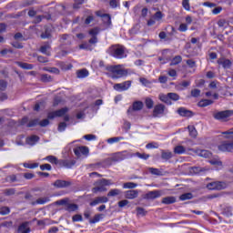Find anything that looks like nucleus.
Returning <instances> with one entry per match:
<instances>
[{"instance_id": "obj_1", "label": "nucleus", "mask_w": 233, "mask_h": 233, "mask_svg": "<svg viewBox=\"0 0 233 233\" xmlns=\"http://www.w3.org/2000/svg\"><path fill=\"white\" fill-rule=\"evenodd\" d=\"M222 135L224 136L225 139H232V141H222L221 144L218 146V150L220 152H233V131L228 130L222 132Z\"/></svg>"}, {"instance_id": "obj_2", "label": "nucleus", "mask_w": 233, "mask_h": 233, "mask_svg": "<svg viewBox=\"0 0 233 233\" xmlns=\"http://www.w3.org/2000/svg\"><path fill=\"white\" fill-rule=\"evenodd\" d=\"M106 70L110 73L112 79H121L125 76H128V71L127 69L121 68V66H106Z\"/></svg>"}, {"instance_id": "obj_3", "label": "nucleus", "mask_w": 233, "mask_h": 233, "mask_svg": "<svg viewBox=\"0 0 233 233\" xmlns=\"http://www.w3.org/2000/svg\"><path fill=\"white\" fill-rule=\"evenodd\" d=\"M94 185L95 187L92 188V192L97 194V192H106V187H110L113 183L109 179L102 178L95 182Z\"/></svg>"}, {"instance_id": "obj_4", "label": "nucleus", "mask_w": 233, "mask_h": 233, "mask_svg": "<svg viewBox=\"0 0 233 233\" xmlns=\"http://www.w3.org/2000/svg\"><path fill=\"white\" fill-rule=\"evenodd\" d=\"M233 116V110H224V111H215L213 112V117L217 121L221 123H227L230 120V117Z\"/></svg>"}, {"instance_id": "obj_5", "label": "nucleus", "mask_w": 233, "mask_h": 233, "mask_svg": "<svg viewBox=\"0 0 233 233\" xmlns=\"http://www.w3.org/2000/svg\"><path fill=\"white\" fill-rule=\"evenodd\" d=\"M109 54L116 59H123V57H127L125 55V47L119 45L111 46L109 48Z\"/></svg>"}, {"instance_id": "obj_6", "label": "nucleus", "mask_w": 233, "mask_h": 233, "mask_svg": "<svg viewBox=\"0 0 233 233\" xmlns=\"http://www.w3.org/2000/svg\"><path fill=\"white\" fill-rule=\"evenodd\" d=\"M130 86H132V81L127 80L123 83L115 84L113 88H114V90H116V92H125V91L128 90V88H130Z\"/></svg>"}, {"instance_id": "obj_7", "label": "nucleus", "mask_w": 233, "mask_h": 233, "mask_svg": "<svg viewBox=\"0 0 233 233\" xmlns=\"http://www.w3.org/2000/svg\"><path fill=\"white\" fill-rule=\"evenodd\" d=\"M127 157H130V153L125 150V151L115 153L111 157V161H115V162L123 161V159H127Z\"/></svg>"}, {"instance_id": "obj_8", "label": "nucleus", "mask_w": 233, "mask_h": 233, "mask_svg": "<svg viewBox=\"0 0 233 233\" xmlns=\"http://www.w3.org/2000/svg\"><path fill=\"white\" fill-rule=\"evenodd\" d=\"M68 112V107H63L59 110L49 112L47 115L48 119H54L55 117H63Z\"/></svg>"}, {"instance_id": "obj_9", "label": "nucleus", "mask_w": 233, "mask_h": 233, "mask_svg": "<svg viewBox=\"0 0 233 233\" xmlns=\"http://www.w3.org/2000/svg\"><path fill=\"white\" fill-rule=\"evenodd\" d=\"M165 105L163 104H158L155 106L153 109V117H161V116L165 115Z\"/></svg>"}, {"instance_id": "obj_10", "label": "nucleus", "mask_w": 233, "mask_h": 233, "mask_svg": "<svg viewBox=\"0 0 233 233\" xmlns=\"http://www.w3.org/2000/svg\"><path fill=\"white\" fill-rule=\"evenodd\" d=\"M76 157H81L82 156H88L89 149L86 146L77 147L74 149Z\"/></svg>"}, {"instance_id": "obj_11", "label": "nucleus", "mask_w": 233, "mask_h": 233, "mask_svg": "<svg viewBox=\"0 0 233 233\" xmlns=\"http://www.w3.org/2000/svg\"><path fill=\"white\" fill-rule=\"evenodd\" d=\"M161 196H163V191L161 190L148 191L144 196V199H157V198H161Z\"/></svg>"}, {"instance_id": "obj_12", "label": "nucleus", "mask_w": 233, "mask_h": 233, "mask_svg": "<svg viewBox=\"0 0 233 233\" xmlns=\"http://www.w3.org/2000/svg\"><path fill=\"white\" fill-rule=\"evenodd\" d=\"M37 125H39L40 127H48V125H50V121L47 118H46L40 122H39V119H35V120H31L28 123L27 127H35Z\"/></svg>"}, {"instance_id": "obj_13", "label": "nucleus", "mask_w": 233, "mask_h": 233, "mask_svg": "<svg viewBox=\"0 0 233 233\" xmlns=\"http://www.w3.org/2000/svg\"><path fill=\"white\" fill-rule=\"evenodd\" d=\"M53 185L56 188H66V187H70V185H72V182L58 179V180L55 181Z\"/></svg>"}, {"instance_id": "obj_14", "label": "nucleus", "mask_w": 233, "mask_h": 233, "mask_svg": "<svg viewBox=\"0 0 233 233\" xmlns=\"http://www.w3.org/2000/svg\"><path fill=\"white\" fill-rule=\"evenodd\" d=\"M101 203H108V198L106 197H97L93 201L90 202V207H96Z\"/></svg>"}, {"instance_id": "obj_15", "label": "nucleus", "mask_w": 233, "mask_h": 233, "mask_svg": "<svg viewBox=\"0 0 233 233\" xmlns=\"http://www.w3.org/2000/svg\"><path fill=\"white\" fill-rule=\"evenodd\" d=\"M207 187L208 188V190H223V183L211 182L208 184Z\"/></svg>"}, {"instance_id": "obj_16", "label": "nucleus", "mask_w": 233, "mask_h": 233, "mask_svg": "<svg viewBox=\"0 0 233 233\" xmlns=\"http://www.w3.org/2000/svg\"><path fill=\"white\" fill-rule=\"evenodd\" d=\"M177 114H179V116H182V117H192V116H194V113H192V111L187 110L185 107L178 108Z\"/></svg>"}, {"instance_id": "obj_17", "label": "nucleus", "mask_w": 233, "mask_h": 233, "mask_svg": "<svg viewBox=\"0 0 233 233\" xmlns=\"http://www.w3.org/2000/svg\"><path fill=\"white\" fill-rule=\"evenodd\" d=\"M139 196V192L137 190H127L125 192V198L126 199H136Z\"/></svg>"}, {"instance_id": "obj_18", "label": "nucleus", "mask_w": 233, "mask_h": 233, "mask_svg": "<svg viewBox=\"0 0 233 233\" xmlns=\"http://www.w3.org/2000/svg\"><path fill=\"white\" fill-rule=\"evenodd\" d=\"M30 222H23L19 227H18V232L20 233H30Z\"/></svg>"}, {"instance_id": "obj_19", "label": "nucleus", "mask_w": 233, "mask_h": 233, "mask_svg": "<svg viewBox=\"0 0 233 233\" xmlns=\"http://www.w3.org/2000/svg\"><path fill=\"white\" fill-rule=\"evenodd\" d=\"M143 106H144V105H143V103L141 101H135L133 103L132 108H129L127 110V113L129 114V112L131 110H135V112H137L139 110H143Z\"/></svg>"}, {"instance_id": "obj_20", "label": "nucleus", "mask_w": 233, "mask_h": 233, "mask_svg": "<svg viewBox=\"0 0 233 233\" xmlns=\"http://www.w3.org/2000/svg\"><path fill=\"white\" fill-rule=\"evenodd\" d=\"M188 150H192L193 152H195V154H197L198 156H199L200 157H210V152L205 149H188Z\"/></svg>"}, {"instance_id": "obj_21", "label": "nucleus", "mask_w": 233, "mask_h": 233, "mask_svg": "<svg viewBox=\"0 0 233 233\" xmlns=\"http://www.w3.org/2000/svg\"><path fill=\"white\" fill-rule=\"evenodd\" d=\"M60 165H62V167H65L66 168H72V167L76 165V160L74 159L61 160Z\"/></svg>"}, {"instance_id": "obj_22", "label": "nucleus", "mask_w": 233, "mask_h": 233, "mask_svg": "<svg viewBox=\"0 0 233 233\" xmlns=\"http://www.w3.org/2000/svg\"><path fill=\"white\" fill-rule=\"evenodd\" d=\"M218 63V65H221L223 68H230V66H232V62L227 58H219Z\"/></svg>"}, {"instance_id": "obj_23", "label": "nucleus", "mask_w": 233, "mask_h": 233, "mask_svg": "<svg viewBox=\"0 0 233 233\" xmlns=\"http://www.w3.org/2000/svg\"><path fill=\"white\" fill-rule=\"evenodd\" d=\"M100 16L102 17V21L106 26H110V25H112V17H110V15L104 14Z\"/></svg>"}, {"instance_id": "obj_24", "label": "nucleus", "mask_w": 233, "mask_h": 233, "mask_svg": "<svg viewBox=\"0 0 233 233\" xmlns=\"http://www.w3.org/2000/svg\"><path fill=\"white\" fill-rule=\"evenodd\" d=\"M158 99H160L162 101V103H166V105H172V101H170L168 93L167 95H165L163 93L159 94Z\"/></svg>"}, {"instance_id": "obj_25", "label": "nucleus", "mask_w": 233, "mask_h": 233, "mask_svg": "<svg viewBox=\"0 0 233 233\" xmlns=\"http://www.w3.org/2000/svg\"><path fill=\"white\" fill-rule=\"evenodd\" d=\"M46 203H50L49 197H44V198H37L35 202L32 203V205H45Z\"/></svg>"}, {"instance_id": "obj_26", "label": "nucleus", "mask_w": 233, "mask_h": 233, "mask_svg": "<svg viewBox=\"0 0 233 233\" xmlns=\"http://www.w3.org/2000/svg\"><path fill=\"white\" fill-rule=\"evenodd\" d=\"M37 141H39V137L35 135H33L26 138L27 145H30L31 147H34V145L36 144Z\"/></svg>"}, {"instance_id": "obj_27", "label": "nucleus", "mask_w": 233, "mask_h": 233, "mask_svg": "<svg viewBox=\"0 0 233 233\" xmlns=\"http://www.w3.org/2000/svg\"><path fill=\"white\" fill-rule=\"evenodd\" d=\"M49 50H50V44H45L40 47L41 54H45V56H50Z\"/></svg>"}, {"instance_id": "obj_28", "label": "nucleus", "mask_w": 233, "mask_h": 233, "mask_svg": "<svg viewBox=\"0 0 233 233\" xmlns=\"http://www.w3.org/2000/svg\"><path fill=\"white\" fill-rule=\"evenodd\" d=\"M17 65H18V66H20V68H23L24 70H33L34 69V65H32V64L18 62Z\"/></svg>"}, {"instance_id": "obj_29", "label": "nucleus", "mask_w": 233, "mask_h": 233, "mask_svg": "<svg viewBox=\"0 0 233 233\" xmlns=\"http://www.w3.org/2000/svg\"><path fill=\"white\" fill-rule=\"evenodd\" d=\"M162 203L164 205H172V204L176 203V198H175V197H166V198H162Z\"/></svg>"}, {"instance_id": "obj_30", "label": "nucleus", "mask_w": 233, "mask_h": 233, "mask_svg": "<svg viewBox=\"0 0 233 233\" xmlns=\"http://www.w3.org/2000/svg\"><path fill=\"white\" fill-rule=\"evenodd\" d=\"M76 76L79 79H85V77H88V70L81 69L76 72Z\"/></svg>"}, {"instance_id": "obj_31", "label": "nucleus", "mask_w": 233, "mask_h": 233, "mask_svg": "<svg viewBox=\"0 0 233 233\" xmlns=\"http://www.w3.org/2000/svg\"><path fill=\"white\" fill-rule=\"evenodd\" d=\"M123 139H125L123 137H110L106 140V143H108V145H114V143H119V141H123Z\"/></svg>"}, {"instance_id": "obj_32", "label": "nucleus", "mask_w": 233, "mask_h": 233, "mask_svg": "<svg viewBox=\"0 0 233 233\" xmlns=\"http://www.w3.org/2000/svg\"><path fill=\"white\" fill-rule=\"evenodd\" d=\"M161 157L165 161H168V159H172V152L162 150Z\"/></svg>"}, {"instance_id": "obj_33", "label": "nucleus", "mask_w": 233, "mask_h": 233, "mask_svg": "<svg viewBox=\"0 0 233 233\" xmlns=\"http://www.w3.org/2000/svg\"><path fill=\"white\" fill-rule=\"evenodd\" d=\"M185 152H187V148H185V147H183V146H177L174 148L175 154L181 155V154H185Z\"/></svg>"}, {"instance_id": "obj_34", "label": "nucleus", "mask_w": 233, "mask_h": 233, "mask_svg": "<svg viewBox=\"0 0 233 233\" xmlns=\"http://www.w3.org/2000/svg\"><path fill=\"white\" fill-rule=\"evenodd\" d=\"M181 61H183L181 56H177L171 60L170 66H176V65H179Z\"/></svg>"}, {"instance_id": "obj_35", "label": "nucleus", "mask_w": 233, "mask_h": 233, "mask_svg": "<svg viewBox=\"0 0 233 233\" xmlns=\"http://www.w3.org/2000/svg\"><path fill=\"white\" fill-rule=\"evenodd\" d=\"M187 130L189 131V136L191 137H198V130H196V127L194 126H188Z\"/></svg>"}, {"instance_id": "obj_36", "label": "nucleus", "mask_w": 233, "mask_h": 233, "mask_svg": "<svg viewBox=\"0 0 233 233\" xmlns=\"http://www.w3.org/2000/svg\"><path fill=\"white\" fill-rule=\"evenodd\" d=\"M194 195L192 193H184L179 197L180 201H187V199H192Z\"/></svg>"}, {"instance_id": "obj_37", "label": "nucleus", "mask_w": 233, "mask_h": 233, "mask_svg": "<svg viewBox=\"0 0 233 233\" xmlns=\"http://www.w3.org/2000/svg\"><path fill=\"white\" fill-rule=\"evenodd\" d=\"M77 208H79V207L76 204H67L66 210H67V212H76Z\"/></svg>"}, {"instance_id": "obj_38", "label": "nucleus", "mask_w": 233, "mask_h": 233, "mask_svg": "<svg viewBox=\"0 0 233 233\" xmlns=\"http://www.w3.org/2000/svg\"><path fill=\"white\" fill-rule=\"evenodd\" d=\"M119 194H121V190L115 188V189H111L107 193V196H108V198H114V196H119Z\"/></svg>"}, {"instance_id": "obj_39", "label": "nucleus", "mask_w": 233, "mask_h": 233, "mask_svg": "<svg viewBox=\"0 0 233 233\" xmlns=\"http://www.w3.org/2000/svg\"><path fill=\"white\" fill-rule=\"evenodd\" d=\"M145 103H146L147 108H148L149 110L154 108V100H152V98H149V97L146 98Z\"/></svg>"}, {"instance_id": "obj_40", "label": "nucleus", "mask_w": 233, "mask_h": 233, "mask_svg": "<svg viewBox=\"0 0 233 233\" xmlns=\"http://www.w3.org/2000/svg\"><path fill=\"white\" fill-rule=\"evenodd\" d=\"M46 159V161L52 163L53 165H57V163H59V160L54 156H47Z\"/></svg>"}, {"instance_id": "obj_41", "label": "nucleus", "mask_w": 233, "mask_h": 233, "mask_svg": "<svg viewBox=\"0 0 233 233\" xmlns=\"http://www.w3.org/2000/svg\"><path fill=\"white\" fill-rule=\"evenodd\" d=\"M0 214L1 216H8V214H10V208L8 207L0 208Z\"/></svg>"}, {"instance_id": "obj_42", "label": "nucleus", "mask_w": 233, "mask_h": 233, "mask_svg": "<svg viewBox=\"0 0 233 233\" xmlns=\"http://www.w3.org/2000/svg\"><path fill=\"white\" fill-rule=\"evenodd\" d=\"M41 81H43V83H50V81H52V76L50 75L44 74L41 76Z\"/></svg>"}, {"instance_id": "obj_43", "label": "nucleus", "mask_w": 233, "mask_h": 233, "mask_svg": "<svg viewBox=\"0 0 233 233\" xmlns=\"http://www.w3.org/2000/svg\"><path fill=\"white\" fill-rule=\"evenodd\" d=\"M98 34H99V28L98 27H95V28L89 30V35L91 37H97Z\"/></svg>"}, {"instance_id": "obj_44", "label": "nucleus", "mask_w": 233, "mask_h": 233, "mask_svg": "<svg viewBox=\"0 0 233 233\" xmlns=\"http://www.w3.org/2000/svg\"><path fill=\"white\" fill-rule=\"evenodd\" d=\"M148 171L150 172V174H152L153 176H161V171L158 168L156 167H149Z\"/></svg>"}, {"instance_id": "obj_45", "label": "nucleus", "mask_w": 233, "mask_h": 233, "mask_svg": "<svg viewBox=\"0 0 233 233\" xmlns=\"http://www.w3.org/2000/svg\"><path fill=\"white\" fill-rule=\"evenodd\" d=\"M169 101H179V95L177 93H168Z\"/></svg>"}, {"instance_id": "obj_46", "label": "nucleus", "mask_w": 233, "mask_h": 233, "mask_svg": "<svg viewBox=\"0 0 233 233\" xmlns=\"http://www.w3.org/2000/svg\"><path fill=\"white\" fill-rule=\"evenodd\" d=\"M135 156H137V157H139V159H144V160H147L148 159V157H150V155L148 154H145V153H139V152H137L135 154Z\"/></svg>"}, {"instance_id": "obj_47", "label": "nucleus", "mask_w": 233, "mask_h": 233, "mask_svg": "<svg viewBox=\"0 0 233 233\" xmlns=\"http://www.w3.org/2000/svg\"><path fill=\"white\" fill-rule=\"evenodd\" d=\"M136 187H137V184L134 182H127L123 185V188H136Z\"/></svg>"}, {"instance_id": "obj_48", "label": "nucleus", "mask_w": 233, "mask_h": 233, "mask_svg": "<svg viewBox=\"0 0 233 233\" xmlns=\"http://www.w3.org/2000/svg\"><path fill=\"white\" fill-rule=\"evenodd\" d=\"M24 167H25V168L34 169V168H37V167H39V163H33V164L24 163Z\"/></svg>"}, {"instance_id": "obj_49", "label": "nucleus", "mask_w": 233, "mask_h": 233, "mask_svg": "<svg viewBox=\"0 0 233 233\" xmlns=\"http://www.w3.org/2000/svg\"><path fill=\"white\" fill-rule=\"evenodd\" d=\"M101 220V215H95V217L93 218V219H89V223L91 225H94L96 223H99V221Z\"/></svg>"}, {"instance_id": "obj_50", "label": "nucleus", "mask_w": 233, "mask_h": 233, "mask_svg": "<svg viewBox=\"0 0 233 233\" xmlns=\"http://www.w3.org/2000/svg\"><path fill=\"white\" fill-rule=\"evenodd\" d=\"M214 103L212 100L205 99L199 102V106H208V105H212Z\"/></svg>"}, {"instance_id": "obj_51", "label": "nucleus", "mask_w": 233, "mask_h": 233, "mask_svg": "<svg viewBox=\"0 0 233 233\" xmlns=\"http://www.w3.org/2000/svg\"><path fill=\"white\" fill-rule=\"evenodd\" d=\"M228 23L227 22V20L225 19H220L218 20V25L220 27V28H227Z\"/></svg>"}, {"instance_id": "obj_52", "label": "nucleus", "mask_w": 233, "mask_h": 233, "mask_svg": "<svg viewBox=\"0 0 233 233\" xmlns=\"http://www.w3.org/2000/svg\"><path fill=\"white\" fill-rule=\"evenodd\" d=\"M153 19H155L156 21H161L163 19V13H161V11H157L154 15H153Z\"/></svg>"}, {"instance_id": "obj_53", "label": "nucleus", "mask_w": 233, "mask_h": 233, "mask_svg": "<svg viewBox=\"0 0 233 233\" xmlns=\"http://www.w3.org/2000/svg\"><path fill=\"white\" fill-rule=\"evenodd\" d=\"M182 6L185 8L187 12L190 10V3L188 0H183L182 1Z\"/></svg>"}, {"instance_id": "obj_54", "label": "nucleus", "mask_w": 233, "mask_h": 233, "mask_svg": "<svg viewBox=\"0 0 233 233\" xmlns=\"http://www.w3.org/2000/svg\"><path fill=\"white\" fill-rule=\"evenodd\" d=\"M6 86H8V84L5 80H0V90L2 92H5L6 90Z\"/></svg>"}, {"instance_id": "obj_55", "label": "nucleus", "mask_w": 233, "mask_h": 233, "mask_svg": "<svg viewBox=\"0 0 233 233\" xmlns=\"http://www.w3.org/2000/svg\"><path fill=\"white\" fill-rule=\"evenodd\" d=\"M4 194H5V196H14V194H15V189H14V188L5 189V190L4 191Z\"/></svg>"}, {"instance_id": "obj_56", "label": "nucleus", "mask_w": 233, "mask_h": 233, "mask_svg": "<svg viewBox=\"0 0 233 233\" xmlns=\"http://www.w3.org/2000/svg\"><path fill=\"white\" fill-rule=\"evenodd\" d=\"M186 63L189 66V68H196V61L188 59L186 61Z\"/></svg>"}, {"instance_id": "obj_57", "label": "nucleus", "mask_w": 233, "mask_h": 233, "mask_svg": "<svg viewBox=\"0 0 233 233\" xmlns=\"http://www.w3.org/2000/svg\"><path fill=\"white\" fill-rule=\"evenodd\" d=\"M137 212L138 216H147V211L143 208H137Z\"/></svg>"}, {"instance_id": "obj_58", "label": "nucleus", "mask_w": 233, "mask_h": 233, "mask_svg": "<svg viewBox=\"0 0 233 233\" xmlns=\"http://www.w3.org/2000/svg\"><path fill=\"white\" fill-rule=\"evenodd\" d=\"M66 128V123L61 122L58 125V132H65Z\"/></svg>"}, {"instance_id": "obj_59", "label": "nucleus", "mask_w": 233, "mask_h": 233, "mask_svg": "<svg viewBox=\"0 0 233 233\" xmlns=\"http://www.w3.org/2000/svg\"><path fill=\"white\" fill-rule=\"evenodd\" d=\"M79 49L80 50H92V48L90 47V45H88L86 43L80 45Z\"/></svg>"}, {"instance_id": "obj_60", "label": "nucleus", "mask_w": 233, "mask_h": 233, "mask_svg": "<svg viewBox=\"0 0 233 233\" xmlns=\"http://www.w3.org/2000/svg\"><path fill=\"white\" fill-rule=\"evenodd\" d=\"M40 170H52V166L50 164L41 165Z\"/></svg>"}, {"instance_id": "obj_61", "label": "nucleus", "mask_w": 233, "mask_h": 233, "mask_svg": "<svg viewBox=\"0 0 233 233\" xmlns=\"http://www.w3.org/2000/svg\"><path fill=\"white\" fill-rule=\"evenodd\" d=\"M46 70V72H50V74H59V70L57 69V67H49Z\"/></svg>"}, {"instance_id": "obj_62", "label": "nucleus", "mask_w": 233, "mask_h": 233, "mask_svg": "<svg viewBox=\"0 0 233 233\" xmlns=\"http://www.w3.org/2000/svg\"><path fill=\"white\" fill-rule=\"evenodd\" d=\"M224 214L225 216H227L228 218L232 216V208H227L224 209Z\"/></svg>"}, {"instance_id": "obj_63", "label": "nucleus", "mask_w": 233, "mask_h": 233, "mask_svg": "<svg viewBox=\"0 0 233 233\" xmlns=\"http://www.w3.org/2000/svg\"><path fill=\"white\" fill-rule=\"evenodd\" d=\"M128 203L129 202L127 199L121 200V201L118 202V207L120 208H123V207H127V205H128Z\"/></svg>"}, {"instance_id": "obj_64", "label": "nucleus", "mask_w": 233, "mask_h": 233, "mask_svg": "<svg viewBox=\"0 0 233 233\" xmlns=\"http://www.w3.org/2000/svg\"><path fill=\"white\" fill-rule=\"evenodd\" d=\"M72 220L75 221V222L83 221V216L75 215V216H73Z\"/></svg>"}]
</instances>
